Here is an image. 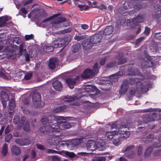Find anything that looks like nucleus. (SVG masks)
I'll list each match as a JSON object with an SVG mask.
<instances>
[{
	"label": "nucleus",
	"instance_id": "nucleus-29",
	"mask_svg": "<svg viewBox=\"0 0 161 161\" xmlns=\"http://www.w3.org/2000/svg\"><path fill=\"white\" fill-rule=\"evenodd\" d=\"M153 150V148L151 146L149 147L145 150L144 156L145 157L149 156L151 154Z\"/></svg>",
	"mask_w": 161,
	"mask_h": 161
},
{
	"label": "nucleus",
	"instance_id": "nucleus-8",
	"mask_svg": "<svg viewBox=\"0 0 161 161\" xmlns=\"http://www.w3.org/2000/svg\"><path fill=\"white\" fill-rule=\"evenodd\" d=\"M79 80V77L77 76L74 78L70 77H67L65 80L66 82L70 89H72L74 87V85L75 84L77 81Z\"/></svg>",
	"mask_w": 161,
	"mask_h": 161
},
{
	"label": "nucleus",
	"instance_id": "nucleus-63",
	"mask_svg": "<svg viewBox=\"0 0 161 161\" xmlns=\"http://www.w3.org/2000/svg\"><path fill=\"white\" fill-rule=\"evenodd\" d=\"M150 28L147 26H146L145 27V30L144 32V33L146 36H147L150 33Z\"/></svg>",
	"mask_w": 161,
	"mask_h": 161
},
{
	"label": "nucleus",
	"instance_id": "nucleus-35",
	"mask_svg": "<svg viewBox=\"0 0 161 161\" xmlns=\"http://www.w3.org/2000/svg\"><path fill=\"white\" fill-rule=\"evenodd\" d=\"M113 144L116 146H118L120 144V140L119 137H114L113 141Z\"/></svg>",
	"mask_w": 161,
	"mask_h": 161
},
{
	"label": "nucleus",
	"instance_id": "nucleus-10",
	"mask_svg": "<svg viewBox=\"0 0 161 161\" xmlns=\"http://www.w3.org/2000/svg\"><path fill=\"white\" fill-rule=\"evenodd\" d=\"M0 98L4 107L7 105V102L9 100V98L7 93L4 91H2Z\"/></svg>",
	"mask_w": 161,
	"mask_h": 161
},
{
	"label": "nucleus",
	"instance_id": "nucleus-48",
	"mask_svg": "<svg viewBox=\"0 0 161 161\" xmlns=\"http://www.w3.org/2000/svg\"><path fill=\"white\" fill-rule=\"evenodd\" d=\"M116 63L115 61L110 62L106 65V67L109 69L111 68L115 65Z\"/></svg>",
	"mask_w": 161,
	"mask_h": 161
},
{
	"label": "nucleus",
	"instance_id": "nucleus-47",
	"mask_svg": "<svg viewBox=\"0 0 161 161\" xmlns=\"http://www.w3.org/2000/svg\"><path fill=\"white\" fill-rule=\"evenodd\" d=\"M95 143L93 140H89L86 144V146L87 148H89L90 146L94 145Z\"/></svg>",
	"mask_w": 161,
	"mask_h": 161
},
{
	"label": "nucleus",
	"instance_id": "nucleus-37",
	"mask_svg": "<svg viewBox=\"0 0 161 161\" xmlns=\"http://www.w3.org/2000/svg\"><path fill=\"white\" fill-rule=\"evenodd\" d=\"M153 115L152 114H148L146 115L144 117V122L147 123V122L149 121H151L152 120H153V119H151V118H152Z\"/></svg>",
	"mask_w": 161,
	"mask_h": 161
},
{
	"label": "nucleus",
	"instance_id": "nucleus-9",
	"mask_svg": "<svg viewBox=\"0 0 161 161\" xmlns=\"http://www.w3.org/2000/svg\"><path fill=\"white\" fill-rule=\"evenodd\" d=\"M129 88L128 80L126 79L124 80L121 85V87L119 91V93L121 95L125 93Z\"/></svg>",
	"mask_w": 161,
	"mask_h": 161
},
{
	"label": "nucleus",
	"instance_id": "nucleus-56",
	"mask_svg": "<svg viewBox=\"0 0 161 161\" xmlns=\"http://www.w3.org/2000/svg\"><path fill=\"white\" fill-rule=\"evenodd\" d=\"M72 30V28L71 27H69L67 29H64L61 31V33L62 34H64L65 33H69Z\"/></svg>",
	"mask_w": 161,
	"mask_h": 161
},
{
	"label": "nucleus",
	"instance_id": "nucleus-59",
	"mask_svg": "<svg viewBox=\"0 0 161 161\" xmlns=\"http://www.w3.org/2000/svg\"><path fill=\"white\" fill-rule=\"evenodd\" d=\"M23 142L24 146L27 145L31 143L30 140L27 138H25L23 139Z\"/></svg>",
	"mask_w": 161,
	"mask_h": 161
},
{
	"label": "nucleus",
	"instance_id": "nucleus-21",
	"mask_svg": "<svg viewBox=\"0 0 161 161\" xmlns=\"http://www.w3.org/2000/svg\"><path fill=\"white\" fill-rule=\"evenodd\" d=\"M11 151L13 154L16 156L19 155L21 153L19 148L15 145H14L12 147Z\"/></svg>",
	"mask_w": 161,
	"mask_h": 161
},
{
	"label": "nucleus",
	"instance_id": "nucleus-46",
	"mask_svg": "<svg viewBox=\"0 0 161 161\" xmlns=\"http://www.w3.org/2000/svg\"><path fill=\"white\" fill-rule=\"evenodd\" d=\"M13 136L11 134H9L7 135L5 138V141L6 142H9L12 138Z\"/></svg>",
	"mask_w": 161,
	"mask_h": 161
},
{
	"label": "nucleus",
	"instance_id": "nucleus-11",
	"mask_svg": "<svg viewBox=\"0 0 161 161\" xmlns=\"http://www.w3.org/2000/svg\"><path fill=\"white\" fill-rule=\"evenodd\" d=\"M103 38L101 34H95L92 36L90 39L94 44L99 43Z\"/></svg>",
	"mask_w": 161,
	"mask_h": 161
},
{
	"label": "nucleus",
	"instance_id": "nucleus-61",
	"mask_svg": "<svg viewBox=\"0 0 161 161\" xmlns=\"http://www.w3.org/2000/svg\"><path fill=\"white\" fill-rule=\"evenodd\" d=\"M97 148V144H95L94 145H92L90 146V147L89 148H87V149L93 151H95Z\"/></svg>",
	"mask_w": 161,
	"mask_h": 161
},
{
	"label": "nucleus",
	"instance_id": "nucleus-17",
	"mask_svg": "<svg viewBox=\"0 0 161 161\" xmlns=\"http://www.w3.org/2000/svg\"><path fill=\"white\" fill-rule=\"evenodd\" d=\"M92 71L93 70H91V69H86L84 71L81 75V76L83 78H88L91 76H93L95 75Z\"/></svg>",
	"mask_w": 161,
	"mask_h": 161
},
{
	"label": "nucleus",
	"instance_id": "nucleus-23",
	"mask_svg": "<svg viewBox=\"0 0 161 161\" xmlns=\"http://www.w3.org/2000/svg\"><path fill=\"white\" fill-rule=\"evenodd\" d=\"M32 101L35 102L36 100H41V95L38 92H34L32 96Z\"/></svg>",
	"mask_w": 161,
	"mask_h": 161
},
{
	"label": "nucleus",
	"instance_id": "nucleus-58",
	"mask_svg": "<svg viewBox=\"0 0 161 161\" xmlns=\"http://www.w3.org/2000/svg\"><path fill=\"white\" fill-rule=\"evenodd\" d=\"M34 37V35L32 34H31L29 35H25V40L28 41L30 40L33 39Z\"/></svg>",
	"mask_w": 161,
	"mask_h": 161
},
{
	"label": "nucleus",
	"instance_id": "nucleus-53",
	"mask_svg": "<svg viewBox=\"0 0 161 161\" xmlns=\"http://www.w3.org/2000/svg\"><path fill=\"white\" fill-rule=\"evenodd\" d=\"M15 142L17 144H18L21 146H24L23 142V139L21 138H17L15 140Z\"/></svg>",
	"mask_w": 161,
	"mask_h": 161
},
{
	"label": "nucleus",
	"instance_id": "nucleus-6",
	"mask_svg": "<svg viewBox=\"0 0 161 161\" xmlns=\"http://www.w3.org/2000/svg\"><path fill=\"white\" fill-rule=\"evenodd\" d=\"M131 3V2H125L118 8V11L119 13L121 14H124L127 13V9L132 8V5Z\"/></svg>",
	"mask_w": 161,
	"mask_h": 161
},
{
	"label": "nucleus",
	"instance_id": "nucleus-49",
	"mask_svg": "<svg viewBox=\"0 0 161 161\" xmlns=\"http://www.w3.org/2000/svg\"><path fill=\"white\" fill-rule=\"evenodd\" d=\"M8 20V19L6 17L3 16L0 17V23H2V25H4Z\"/></svg>",
	"mask_w": 161,
	"mask_h": 161
},
{
	"label": "nucleus",
	"instance_id": "nucleus-55",
	"mask_svg": "<svg viewBox=\"0 0 161 161\" xmlns=\"http://www.w3.org/2000/svg\"><path fill=\"white\" fill-rule=\"evenodd\" d=\"M19 121V115L14 116L13 119V122L15 125L17 124Z\"/></svg>",
	"mask_w": 161,
	"mask_h": 161
},
{
	"label": "nucleus",
	"instance_id": "nucleus-15",
	"mask_svg": "<svg viewBox=\"0 0 161 161\" xmlns=\"http://www.w3.org/2000/svg\"><path fill=\"white\" fill-rule=\"evenodd\" d=\"M97 149L100 151H103L106 148V144L105 141L102 139H100L97 143Z\"/></svg>",
	"mask_w": 161,
	"mask_h": 161
},
{
	"label": "nucleus",
	"instance_id": "nucleus-64",
	"mask_svg": "<svg viewBox=\"0 0 161 161\" xmlns=\"http://www.w3.org/2000/svg\"><path fill=\"white\" fill-rule=\"evenodd\" d=\"M143 150V148L142 147L139 145L138 146V149L137 151V155L138 156H140L142 154Z\"/></svg>",
	"mask_w": 161,
	"mask_h": 161
},
{
	"label": "nucleus",
	"instance_id": "nucleus-39",
	"mask_svg": "<svg viewBox=\"0 0 161 161\" xmlns=\"http://www.w3.org/2000/svg\"><path fill=\"white\" fill-rule=\"evenodd\" d=\"M127 71L129 75H136V73L134 71V70L132 68L130 67V66L128 67Z\"/></svg>",
	"mask_w": 161,
	"mask_h": 161
},
{
	"label": "nucleus",
	"instance_id": "nucleus-43",
	"mask_svg": "<svg viewBox=\"0 0 161 161\" xmlns=\"http://www.w3.org/2000/svg\"><path fill=\"white\" fill-rule=\"evenodd\" d=\"M32 76V73L31 72H28L25 75L24 79L25 80H29Z\"/></svg>",
	"mask_w": 161,
	"mask_h": 161
},
{
	"label": "nucleus",
	"instance_id": "nucleus-3",
	"mask_svg": "<svg viewBox=\"0 0 161 161\" xmlns=\"http://www.w3.org/2000/svg\"><path fill=\"white\" fill-rule=\"evenodd\" d=\"M52 116L54 117V118H55L54 120L56 121V124H54V127H55V130H57L59 132V136L61 134V133L60 131V129H69L71 127L70 124L67 121H61V120H65L64 117H56L54 115H52Z\"/></svg>",
	"mask_w": 161,
	"mask_h": 161
},
{
	"label": "nucleus",
	"instance_id": "nucleus-60",
	"mask_svg": "<svg viewBox=\"0 0 161 161\" xmlns=\"http://www.w3.org/2000/svg\"><path fill=\"white\" fill-rule=\"evenodd\" d=\"M145 38V37L144 36H142L138 38L136 41V45H139L141 43V42H142L144 39Z\"/></svg>",
	"mask_w": 161,
	"mask_h": 161
},
{
	"label": "nucleus",
	"instance_id": "nucleus-40",
	"mask_svg": "<svg viewBox=\"0 0 161 161\" xmlns=\"http://www.w3.org/2000/svg\"><path fill=\"white\" fill-rule=\"evenodd\" d=\"M1 71H0V77L4 79H7L8 77L4 73L5 71L4 69L3 68H1Z\"/></svg>",
	"mask_w": 161,
	"mask_h": 161
},
{
	"label": "nucleus",
	"instance_id": "nucleus-2",
	"mask_svg": "<svg viewBox=\"0 0 161 161\" xmlns=\"http://www.w3.org/2000/svg\"><path fill=\"white\" fill-rule=\"evenodd\" d=\"M128 127V125L127 124L121 125L119 130H118L117 132H116L115 130L108 132L106 133L105 136L108 140L114 138L116 134L120 135L124 138H128L130 134V131L123 130V128H126Z\"/></svg>",
	"mask_w": 161,
	"mask_h": 161
},
{
	"label": "nucleus",
	"instance_id": "nucleus-51",
	"mask_svg": "<svg viewBox=\"0 0 161 161\" xmlns=\"http://www.w3.org/2000/svg\"><path fill=\"white\" fill-rule=\"evenodd\" d=\"M57 38H55V39L52 42V46L53 47L57 48L58 47Z\"/></svg>",
	"mask_w": 161,
	"mask_h": 161
},
{
	"label": "nucleus",
	"instance_id": "nucleus-30",
	"mask_svg": "<svg viewBox=\"0 0 161 161\" xmlns=\"http://www.w3.org/2000/svg\"><path fill=\"white\" fill-rule=\"evenodd\" d=\"M61 15L60 13H58L56 14L53 15V16H51L50 17L47 18L46 19H44L42 21L43 23L47 22L53 19V18L57 17L60 16Z\"/></svg>",
	"mask_w": 161,
	"mask_h": 161
},
{
	"label": "nucleus",
	"instance_id": "nucleus-62",
	"mask_svg": "<svg viewBox=\"0 0 161 161\" xmlns=\"http://www.w3.org/2000/svg\"><path fill=\"white\" fill-rule=\"evenodd\" d=\"M135 147V146L134 145H130L127 146L125 148L124 150V152H126L129 151L131 149H132Z\"/></svg>",
	"mask_w": 161,
	"mask_h": 161
},
{
	"label": "nucleus",
	"instance_id": "nucleus-12",
	"mask_svg": "<svg viewBox=\"0 0 161 161\" xmlns=\"http://www.w3.org/2000/svg\"><path fill=\"white\" fill-rule=\"evenodd\" d=\"M82 45L84 49L87 50L91 48L93 46L94 44L90 39H86L83 41Z\"/></svg>",
	"mask_w": 161,
	"mask_h": 161
},
{
	"label": "nucleus",
	"instance_id": "nucleus-20",
	"mask_svg": "<svg viewBox=\"0 0 161 161\" xmlns=\"http://www.w3.org/2000/svg\"><path fill=\"white\" fill-rule=\"evenodd\" d=\"M114 30V27L112 26H107L103 31V34L104 36L109 35L112 33Z\"/></svg>",
	"mask_w": 161,
	"mask_h": 161
},
{
	"label": "nucleus",
	"instance_id": "nucleus-22",
	"mask_svg": "<svg viewBox=\"0 0 161 161\" xmlns=\"http://www.w3.org/2000/svg\"><path fill=\"white\" fill-rule=\"evenodd\" d=\"M4 52L6 53L8 55L11 57L13 54L14 50L11 46H7L4 50Z\"/></svg>",
	"mask_w": 161,
	"mask_h": 161
},
{
	"label": "nucleus",
	"instance_id": "nucleus-42",
	"mask_svg": "<svg viewBox=\"0 0 161 161\" xmlns=\"http://www.w3.org/2000/svg\"><path fill=\"white\" fill-rule=\"evenodd\" d=\"M26 119V118L25 117L22 116L21 118L20 119H19V126L20 127L24 125Z\"/></svg>",
	"mask_w": 161,
	"mask_h": 161
},
{
	"label": "nucleus",
	"instance_id": "nucleus-33",
	"mask_svg": "<svg viewBox=\"0 0 161 161\" xmlns=\"http://www.w3.org/2000/svg\"><path fill=\"white\" fill-rule=\"evenodd\" d=\"M80 47V45L79 43L74 45L72 46L73 52L75 53L79 51Z\"/></svg>",
	"mask_w": 161,
	"mask_h": 161
},
{
	"label": "nucleus",
	"instance_id": "nucleus-31",
	"mask_svg": "<svg viewBox=\"0 0 161 161\" xmlns=\"http://www.w3.org/2000/svg\"><path fill=\"white\" fill-rule=\"evenodd\" d=\"M9 109L11 111L13 110L15 106V102L14 99H11L10 101L9 102Z\"/></svg>",
	"mask_w": 161,
	"mask_h": 161
},
{
	"label": "nucleus",
	"instance_id": "nucleus-57",
	"mask_svg": "<svg viewBox=\"0 0 161 161\" xmlns=\"http://www.w3.org/2000/svg\"><path fill=\"white\" fill-rule=\"evenodd\" d=\"M107 60V57H104L102 58L101 59L99 62V64L101 65H103L105 63Z\"/></svg>",
	"mask_w": 161,
	"mask_h": 161
},
{
	"label": "nucleus",
	"instance_id": "nucleus-50",
	"mask_svg": "<svg viewBox=\"0 0 161 161\" xmlns=\"http://www.w3.org/2000/svg\"><path fill=\"white\" fill-rule=\"evenodd\" d=\"M154 38L158 40L161 41V32L156 33L154 35Z\"/></svg>",
	"mask_w": 161,
	"mask_h": 161
},
{
	"label": "nucleus",
	"instance_id": "nucleus-34",
	"mask_svg": "<svg viewBox=\"0 0 161 161\" xmlns=\"http://www.w3.org/2000/svg\"><path fill=\"white\" fill-rule=\"evenodd\" d=\"M127 59L126 57H120L118 58V63L119 64H124L126 62Z\"/></svg>",
	"mask_w": 161,
	"mask_h": 161
},
{
	"label": "nucleus",
	"instance_id": "nucleus-45",
	"mask_svg": "<svg viewBox=\"0 0 161 161\" xmlns=\"http://www.w3.org/2000/svg\"><path fill=\"white\" fill-rule=\"evenodd\" d=\"M86 37V36L85 35L81 36H75L74 37V39L77 41H79L85 39Z\"/></svg>",
	"mask_w": 161,
	"mask_h": 161
},
{
	"label": "nucleus",
	"instance_id": "nucleus-13",
	"mask_svg": "<svg viewBox=\"0 0 161 161\" xmlns=\"http://www.w3.org/2000/svg\"><path fill=\"white\" fill-rule=\"evenodd\" d=\"M62 99L64 102L69 103L70 104L77 105V103L75 102L77 98L75 97H72L67 95L63 97Z\"/></svg>",
	"mask_w": 161,
	"mask_h": 161
},
{
	"label": "nucleus",
	"instance_id": "nucleus-36",
	"mask_svg": "<svg viewBox=\"0 0 161 161\" xmlns=\"http://www.w3.org/2000/svg\"><path fill=\"white\" fill-rule=\"evenodd\" d=\"M24 130L26 132L30 130V128L29 125V123L28 121H26L25 124L23 126Z\"/></svg>",
	"mask_w": 161,
	"mask_h": 161
},
{
	"label": "nucleus",
	"instance_id": "nucleus-32",
	"mask_svg": "<svg viewBox=\"0 0 161 161\" xmlns=\"http://www.w3.org/2000/svg\"><path fill=\"white\" fill-rule=\"evenodd\" d=\"M54 50V48L51 46H45L43 48V50L44 52L49 53L52 52Z\"/></svg>",
	"mask_w": 161,
	"mask_h": 161
},
{
	"label": "nucleus",
	"instance_id": "nucleus-24",
	"mask_svg": "<svg viewBox=\"0 0 161 161\" xmlns=\"http://www.w3.org/2000/svg\"><path fill=\"white\" fill-rule=\"evenodd\" d=\"M96 87L94 86L88 85L85 88V91L87 93L94 92L96 90Z\"/></svg>",
	"mask_w": 161,
	"mask_h": 161
},
{
	"label": "nucleus",
	"instance_id": "nucleus-41",
	"mask_svg": "<svg viewBox=\"0 0 161 161\" xmlns=\"http://www.w3.org/2000/svg\"><path fill=\"white\" fill-rule=\"evenodd\" d=\"M47 152V153H52V154H61V152L60 151H55L53 150L50 149H47L46 150Z\"/></svg>",
	"mask_w": 161,
	"mask_h": 161
},
{
	"label": "nucleus",
	"instance_id": "nucleus-38",
	"mask_svg": "<svg viewBox=\"0 0 161 161\" xmlns=\"http://www.w3.org/2000/svg\"><path fill=\"white\" fill-rule=\"evenodd\" d=\"M91 70H93L92 72L95 75L97 74L98 72L99 69L97 63H96L94 64L92 69H91Z\"/></svg>",
	"mask_w": 161,
	"mask_h": 161
},
{
	"label": "nucleus",
	"instance_id": "nucleus-25",
	"mask_svg": "<svg viewBox=\"0 0 161 161\" xmlns=\"http://www.w3.org/2000/svg\"><path fill=\"white\" fill-rule=\"evenodd\" d=\"M119 121H117V122H115L113 123H112V124L110 125L111 128L110 129L111 130H113L114 129H115V130H115V131H116V132H117L118 130H119L120 129V127L121 126L119 125L118 123L119 122Z\"/></svg>",
	"mask_w": 161,
	"mask_h": 161
},
{
	"label": "nucleus",
	"instance_id": "nucleus-28",
	"mask_svg": "<svg viewBox=\"0 0 161 161\" xmlns=\"http://www.w3.org/2000/svg\"><path fill=\"white\" fill-rule=\"evenodd\" d=\"M60 141L58 139L54 140V141L51 144V146H54L55 147H53V148H55L58 150H59L60 148V146H59L60 144Z\"/></svg>",
	"mask_w": 161,
	"mask_h": 161
},
{
	"label": "nucleus",
	"instance_id": "nucleus-5",
	"mask_svg": "<svg viewBox=\"0 0 161 161\" xmlns=\"http://www.w3.org/2000/svg\"><path fill=\"white\" fill-rule=\"evenodd\" d=\"M52 26L53 28H58L59 26L60 27H66L69 25V23L66 20L65 17H58L52 22Z\"/></svg>",
	"mask_w": 161,
	"mask_h": 161
},
{
	"label": "nucleus",
	"instance_id": "nucleus-52",
	"mask_svg": "<svg viewBox=\"0 0 161 161\" xmlns=\"http://www.w3.org/2000/svg\"><path fill=\"white\" fill-rule=\"evenodd\" d=\"M66 108V106L65 105L63 106H59L58 107L56 110H57L56 112H61L64 111Z\"/></svg>",
	"mask_w": 161,
	"mask_h": 161
},
{
	"label": "nucleus",
	"instance_id": "nucleus-4",
	"mask_svg": "<svg viewBox=\"0 0 161 161\" xmlns=\"http://www.w3.org/2000/svg\"><path fill=\"white\" fill-rule=\"evenodd\" d=\"M144 79V77L143 76H139L136 78H129V84L130 85H133L136 83V86L137 89L138 91L141 92H144L143 86L142 85V83L140 82V80H143Z\"/></svg>",
	"mask_w": 161,
	"mask_h": 161
},
{
	"label": "nucleus",
	"instance_id": "nucleus-18",
	"mask_svg": "<svg viewBox=\"0 0 161 161\" xmlns=\"http://www.w3.org/2000/svg\"><path fill=\"white\" fill-rule=\"evenodd\" d=\"M58 62V59L56 58H52L49 59L48 66L52 69H53L56 67V64Z\"/></svg>",
	"mask_w": 161,
	"mask_h": 161
},
{
	"label": "nucleus",
	"instance_id": "nucleus-44",
	"mask_svg": "<svg viewBox=\"0 0 161 161\" xmlns=\"http://www.w3.org/2000/svg\"><path fill=\"white\" fill-rule=\"evenodd\" d=\"M64 152L65 155L66 156L69 157L70 158H72L74 157L75 156V154L73 152H70L68 151H64Z\"/></svg>",
	"mask_w": 161,
	"mask_h": 161
},
{
	"label": "nucleus",
	"instance_id": "nucleus-54",
	"mask_svg": "<svg viewBox=\"0 0 161 161\" xmlns=\"http://www.w3.org/2000/svg\"><path fill=\"white\" fill-rule=\"evenodd\" d=\"M135 152L134 151H132L126 154V157L128 158H132L135 156Z\"/></svg>",
	"mask_w": 161,
	"mask_h": 161
},
{
	"label": "nucleus",
	"instance_id": "nucleus-19",
	"mask_svg": "<svg viewBox=\"0 0 161 161\" xmlns=\"http://www.w3.org/2000/svg\"><path fill=\"white\" fill-rule=\"evenodd\" d=\"M143 60L145 63V65L147 67H153L155 66V63L151 59L150 57L144 58Z\"/></svg>",
	"mask_w": 161,
	"mask_h": 161
},
{
	"label": "nucleus",
	"instance_id": "nucleus-1",
	"mask_svg": "<svg viewBox=\"0 0 161 161\" xmlns=\"http://www.w3.org/2000/svg\"><path fill=\"white\" fill-rule=\"evenodd\" d=\"M54 117L52 115L45 116L41 119L43 126L39 129L41 135H46L51 136L52 138L59 136V132L55 130L54 127V124H56V121L54 120Z\"/></svg>",
	"mask_w": 161,
	"mask_h": 161
},
{
	"label": "nucleus",
	"instance_id": "nucleus-26",
	"mask_svg": "<svg viewBox=\"0 0 161 161\" xmlns=\"http://www.w3.org/2000/svg\"><path fill=\"white\" fill-rule=\"evenodd\" d=\"M34 105L37 108H40L43 107L44 105L43 102H42L41 100H36L35 102L32 101Z\"/></svg>",
	"mask_w": 161,
	"mask_h": 161
},
{
	"label": "nucleus",
	"instance_id": "nucleus-16",
	"mask_svg": "<svg viewBox=\"0 0 161 161\" xmlns=\"http://www.w3.org/2000/svg\"><path fill=\"white\" fill-rule=\"evenodd\" d=\"M52 86L56 91H60L63 88L62 83L58 80L54 81L52 84Z\"/></svg>",
	"mask_w": 161,
	"mask_h": 161
},
{
	"label": "nucleus",
	"instance_id": "nucleus-27",
	"mask_svg": "<svg viewBox=\"0 0 161 161\" xmlns=\"http://www.w3.org/2000/svg\"><path fill=\"white\" fill-rule=\"evenodd\" d=\"M8 145L7 144H4L2 147L1 151L3 156H5L7 155L8 153Z\"/></svg>",
	"mask_w": 161,
	"mask_h": 161
},
{
	"label": "nucleus",
	"instance_id": "nucleus-7",
	"mask_svg": "<svg viewBox=\"0 0 161 161\" xmlns=\"http://www.w3.org/2000/svg\"><path fill=\"white\" fill-rule=\"evenodd\" d=\"M146 14L145 13H140L137 15L136 17L133 19L132 22L134 24L137 25L138 23H142L144 21Z\"/></svg>",
	"mask_w": 161,
	"mask_h": 161
},
{
	"label": "nucleus",
	"instance_id": "nucleus-14",
	"mask_svg": "<svg viewBox=\"0 0 161 161\" xmlns=\"http://www.w3.org/2000/svg\"><path fill=\"white\" fill-rule=\"evenodd\" d=\"M24 46L22 44H20L19 46V52L21 55H24L25 60L27 61L30 60V55L28 54L25 49H23Z\"/></svg>",
	"mask_w": 161,
	"mask_h": 161
}]
</instances>
